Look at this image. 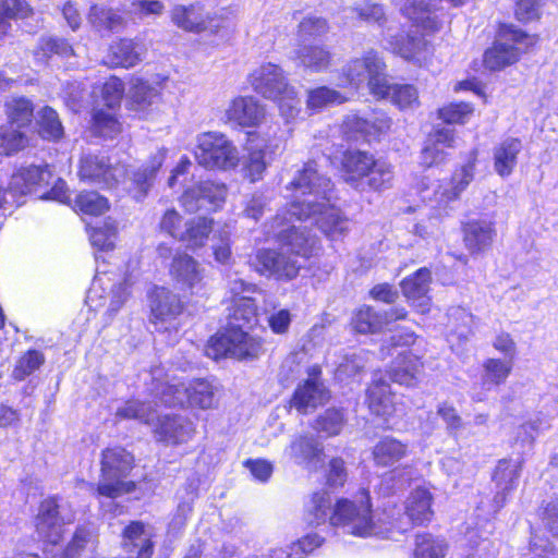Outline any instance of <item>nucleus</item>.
<instances>
[{
    "mask_svg": "<svg viewBox=\"0 0 558 558\" xmlns=\"http://www.w3.org/2000/svg\"><path fill=\"white\" fill-rule=\"evenodd\" d=\"M182 241L191 247L203 246L213 231V220L205 217H197L185 223Z\"/></svg>",
    "mask_w": 558,
    "mask_h": 558,
    "instance_id": "obj_48",
    "label": "nucleus"
},
{
    "mask_svg": "<svg viewBox=\"0 0 558 558\" xmlns=\"http://www.w3.org/2000/svg\"><path fill=\"white\" fill-rule=\"evenodd\" d=\"M265 117V107L252 96H239L232 99L225 110L227 121L241 128L257 126Z\"/></svg>",
    "mask_w": 558,
    "mask_h": 558,
    "instance_id": "obj_20",
    "label": "nucleus"
},
{
    "mask_svg": "<svg viewBox=\"0 0 558 558\" xmlns=\"http://www.w3.org/2000/svg\"><path fill=\"white\" fill-rule=\"evenodd\" d=\"M407 311L402 307L391 308L387 312H376L371 306H362L352 317V327L360 333H375L381 331L390 323L404 319Z\"/></svg>",
    "mask_w": 558,
    "mask_h": 558,
    "instance_id": "obj_24",
    "label": "nucleus"
},
{
    "mask_svg": "<svg viewBox=\"0 0 558 558\" xmlns=\"http://www.w3.org/2000/svg\"><path fill=\"white\" fill-rule=\"evenodd\" d=\"M521 149V141L513 137H508L494 147V169L498 175L507 178L513 172Z\"/></svg>",
    "mask_w": 558,
    "mask_h": 558,
    "instance_id": "obj_37",
    "label": "nucleus"
},
{
    "mask_svg": "<svg viewBox=\"0 0 558 558\" xmlns=\"http://www.w3.org/2000/svg\"><path fill=\"white\" fill-rule=\"evenodd\" d=\"M234 310L230 328H242L256 320L257 305L250 296H241L234 301Z\"/></svg>",
    "mask_w": 558,
    "mask_h": 558,
    "instance_id": "obj_50",
    "label": "nucleus"
},
{
    "mask_svg": "<svg viewBox=\"0 0 558 558\" xmlns=\"http://www.w3.org/2000/svg\"><path fill=\"white\" fill-rule=\"evenodd\" d=\"M400 10L414 25L427 33L437 32L441 27V19L430 2L405 0Z\"/></svg>",
    "mask_w": 558,
    "mask_h": 558,
    "instance_id": "obj_34",
    "label": "nucleus"
},
{
    "mask_svg": "<svg viewBox=\"0 0 558 558\" xmlns=\"http://www.w3.org/2000/svg\"><path fill=\"white\" fill-rule=\"evenodd\" d=\"M367 404L371 412L377 416L388 418L401 411L396 396L385 380H374L367 389Z\"/></svg>",
    "mask_w": 558,
    "mask_h": 558,
    "instance_id": "obj_32",
    "label": "nucleus"
},
{
    "mask_svg": "<svg viewBox=\"0 0 558 558\" xmlns=\"http://www.w3.org/2000/svg\"><path fill=\"white\" fill-rule=\"evenodd\" d=\"M288 189L292 191L289 206L291 219L278 214L268 233L281 244V250L263 248L256 253L257 270L278 279L294 278L301 264L318 250V239L303 222L311 220L330 240H338L349 231V219L330 203L331 181L319 173L314 161L298 170Z\"/></svg>",
    "mask_w": 558,
    "mask_h": 558,
    "instance_id": "obj_1",
    "label": "nucleus"
},
{
    "mask_svg": "<svg viewBox=\"0 0 558 558\" xmlns=\"http://www.w3.org/2000/svg\"><path fill=\"white\" fill-rule=\"evenodd\" d=\"M4 108L12 130L0 128V154L11 155L24 148L27 143L21 129L31 123L34 108L31 100L24 97L8 100Z\"/></svg>",
    "mask_w": 558,
    "mask_h": 558,
    "instance_id": "obj_10",
    "label": "nucleus"
},
{
    "mask_svg": "<svg viewBox=\"0 0 558 558\" xmlns=\"http://www.w3.org/2000/svg\"><path fill=\"white\" fill-rule=\"evenodd\" d=\"M50 179L51 173L47 166H28L17 169L11 177L8 191L4 192L0 189V208L8 203L7 194L15 202L17 197L36 191L39 186L47 185Z\"/></svg>",
    "mask_w": 558,
    "mask_h": 558,
    "instance_id": "obj_17",
    "label": "nucleus"
},
{
    "mask_svg": "<svg viewBox=\"0 0 558 558\" xmlns=\"http://www.w3.org/2000/svg\"><path fill=\"white\" fill-rule=\"evenodd\" d=\"M170 275L183 289L192 294L201 293L205 287V269L187 254H177L170 266Z\"/></svg>",
    "mask_w": 558,
    "mask_h": 558,
    "instance_id": "obj_19",
    "label": "nucleus"
},
{
    "mask_svg": "<svg viewBox=\"0 0 558 558\" xmlns=\"http://www.w3.org/2000/svg\"><path fill=\"white\" fill-rule=\"evenodd\" d=\"M29 12L31 9L24 0H2L0 3V35L8 31L7 19L26 17Z\"/></svg>",
    "mask_w": 558,
    "mask_h": 558,
    "instance_id": "obj_60",
    "label": "nucleus"
},
{
    "mask_svg": "<svg viewBox=\"0 0 558 558\" xmlns=\"http://www.w3.org/2000/svg\"><path fill=\"white\" fill-rule=\"evenodd\" d=\"M96 543V534L85 526L77 527L71 542L61 553L44 549L45 558H80L81 553Z\"/></svg>",
    "mask_w": 558,
    "mask_h": 558,
    "instance_id": "obj_41",
    "label": "nucleus"
},
{
    "mask_svg": "<svg viewBox=\"0 0 558 558\" xmlns=\"http://www.w3.org/2000/svg\"><path fill=\"white\" fill-rule=\"evenodd\" d=\"M279 146L280 141L276 136L266 140L252 134L248 138L247 155L243 161L244 177L253 183L262 180Z\"/></svg>",
    "mask_w": 558,
    "mask_h": 558,
    "instance_id": "obj_15",
    "label": "nucleus"
},
{
    "mask_svg": "<svg viewBox=\"0 0 558 558\" xmlns=\"http://www.w3.org/2000/svg\"><path fill=\"white\" fill-rule=\"evenodd\" d=\"M44 362L45 356L41 352L29 350L17 361L13 369V377L17 380H23L38 369Z\"/></svg>",
    "mask_w": 558,
    "mask_h": 558,
    "instance_id": "obj_59",
    "label": "nucleus"
},
{
    "mask_svg": "<svg viewBox=\"0 0 558 558\" xmlns=\"http://www.w3.org/2000/svg\"><path fill=\"white\" fill-rule=\"evenodd\" d=\"M445 550L446 546L442 541L435 539L428 534L416 536L415 558H444Z\"/></svg>",
    "mask_w": 558,
    "mask_h": 558,
    "instance_id": "obj_56",
    "label": "nucleus"
},
{
    "mask_svg": "<svg viewBox=\"0 0 558 558\" xmlns=\"http://www.w3.org/2000/svg\"><path fill=\"white\" fill-rule=\"evenodd\" d=\"M116 109H95L93 113V130L104 137H113L121 132V123L116 116Z\"/></svg>",
    "mask_w": 558,
    "mask_h": 558,
    "instance_id": "obj_49",
    "label": "nucleus"
},
{
    "mask_svg": "<svg viewBox=\"0 0 558 558\" xmlns=\"http://www.w3.org/2000/svg\"><path fill=\"white\" fill-rule=\"evenodd\" d=\"M151 323L159 330H168L166 324H172L182 313L183 305L179 296L163 287H157L151 293Z\"/></svg>",
    "mask_w": 558,
    "mask_h": 558,
    "instance_id": "obj_23",
    "label": "nucleus"
},
{
    "mask_svg": "<svg viewBox=\"0 0 558 558\" xmlns=\"http://www.w3.org/2000/svg\"><path fill=\"white\" fill-rule=\"evenodd\" d=\"M165 150L160 149L150 156L143 166L132 172V183L136 190V198L144 197L153 186L156 174L165 161Z\"/></svg>",
    "mask_w": 558,
    "mask_h": 558,
    "instance_id": "obj_40",
    "label": "nucleus"
},
{
    "mask_svg": "<svg viewBox=\"0 0 558 558\" xmlns=\"http://www.w3.org/2000/svg\"><path fill=\"white\" fill-rule=\"evenodd\" d=\"M104 279L105 278L101 276H97L95 278L92 288L87 293L86 303L90 308L95 311L108 303L107 313L112 316L124 305L129 299L131 294L130 288L132 287L133 282L130 279H124L123 282L112 288L108 296H102L101 290Z\"/></svg>",
    "mask_w": 558,
    "mask_h": 558,
    "instance_id": "obj_22",
    "label": "nucleus"
},
{
    "mask_svg": "<svg viewBox=\"0 0 558 558\" xmlns=\"http://www.w3.org/2000/svg\"><path fill=\"white\" fill-rule=\"evenodd\" d=\"M134 458L124 448H107L101 453V474L97 493L117 498L135 489V482L126 480L133 469Z\"/></svg>",
    "mask_w": 558,
    "mask_h": 558,
    "instance_id": "obj_6",
    "label": "nucleus"
},
{
    "mask_svg": "<svg viewBox=\"0 0 558 558\" xmlns=\"http://www.w3.org/2000/svg\"><path fill=\"white\" fill-rule=\"evenodd\" d=\"M430 283V271L427 268H420L413 276L402 280L401 289L408 301L421 313L429 310V298L427 295Z\"/></svg>",
    "mask_w": 558,
    "mask_h": 558,
    "instance_id": "obj_31",
    "label": "nucleus"
},
{
    "mask_svg": "<svg viewBox=\"0 0 558 558\" xmlns=\"http://www.w3.org/2000/svg\"><path fill=\"white\" fill-rule=\"evenodd\" d=\"M154 433L159 441L179 445L192 439L195 434V426L186 417L165 415L158 418Z\"/></svg>",
    "mask_w": 558,
    "mask_h": 558,
    "instance_id": "obj_26",
    "label": "nucleus"
},
{
    "mask_svg": "<svg viewBox=\"0 0 558 558\" xmlns=\"http://www.w3.org/2000/svg\"><path fill=\"white\" fill-rule=\"evenodd\" d=\"M154 410L149 404L130 400L124 402L116 411V417L119 420H138L149 424L154 420Z\"/></svg>",
    "mask_w": 558,
    "mask_h": 558,
    "instance_id": "obj_52",
    "label": "nucleus"
},
{
    "mask_svg": "<svg viewBox=\"0 0 558 558\" xmlns=\"http://www.w3.org/2000/svg\"><path fill=\"white\" fill-rule=\"evenodd\" d=\"M329 25L323 17L310 15L304 17L298 28V35L302 39H308L312 37H319L327 34Z\"/></svg>",
    "mask_w": 558,
    "mask_h": 558,
    "instance_id": "obj_63",
    "label": "nucleus"
},
{
    "mask_svg": "<svg viewBox=\"0 0 558 558\" xmlns=\"http://www.w3.org/2000/svg\"><path fill=\"white\" fill-rule=\"evenodd\" d=\"M345 99L339 92L323 86L308 92L307 106L312 109H320L328 105L342 104Z\"/></svg>",
    "mask_w": 558,
    "mask_h": 558,
    "instance_id": "obj_58",
    "label": "nucleus"
},
{
    "mask_svg": "<svg viewBox=\"0 0 558 558\" xmlns=\"http://www.w3.org/2000/svg\"><path fill=\"white\" fill-rule=\"evenodd\" d=\"M153 533L149 526L141 522H132L123 533L125 558H150L153 555Z\"/></svg>",
    "mask_w": 558,
    "mask_h": 558,
    "instance_id": "obj_30",
    "label": "nucleus"
},
{
    "mask_svg": "<svg viewBox=\"0 0 558 558\" xmlns=\"http://www.w3.org/2000/svg\"><path fill=\"white\" fill-rule=\"evenodd\" d=\"M409 446L395 437L381 438L373 448L372 456L377 466H392L408 456Z\"/></svg>",
    "mask_w": 558,
    "mask_h": 558,
    "instance_id": "obj_39",
    "label": "nucleus"
},
{
    "mask_svg": "<svg viewBox=\"0 0 558 558\" xmlns=\"http://www.w3.org/2000/svg\"><path fill=\"white\" fill-rule=\"evenodd\" d=\"M433 497L430 492L424 487L412 490L405 500V515L413 524L422 525L433 518Z\"/></svg>",
    "mask_w": 558,
    "mask_h": 558,
    "instance_id": "obj_38",
    "label": "nucleus"
},
{
    "mask_svg": "<svg viewBox=\"0 0 558 558\" xmlns=\"http://www.w3.org/2000/svg\"><path fill=\"white\" fill-rule=\"evenodd\" d=\"M424 364L412 351L400 353L390 368L391 379L402 386L415 387L422 379Z\"/></svg>",
    "mask_w": 558,
    "mask_h": 558,
    "instance_id": "obj_29",
    "label": "nucleus"
},
{
    "mask_svg": "<svg viewBox=\"0 0 558 558\" xmlns=\"http://www.w3.org/2000/svg\"><path fill=\"white\" fill-rule=\"evenodd\" d=\"M145 48L133 39H120L110 45L105 63L111 68L131 69L143 61Z\"/></svg>",
    "mask_w": 558,
    "mask_h": 558,
    "instance_id": "obj_28",
    "label": "nucleus"
},
{
    "mask_svg": "<svg viewBox=\"0 0 558 558\" xmlns=\"http://www.w3.org/2000/svg\"><path fill=\"white\" fill-rule=\"evenodd\" d=\"M395 513L400 514L393 508L390 513L385 512L375 520L369 492L363 488L354 499H339L333 506L328 493H314L306 504L305 520L311 525H320L328 520L332 526L343 527L359 537H389L393 530L404 532L408 529L401 517L395 518Z\"/></svg>",
    "mask_w": 558,
    "mask_h": 558,
    "instance_id": "obj_2",
    "label": "nucleus"
},
{
    "mask_svg": "<svg viewBox=\"0 0 558 558\" xmlns=\"http://www.w3.org/2000/svg\"><path fill=\"white\" fill-rule=\"evenodd\" d=\"M464 244L471 253H481L488 248L496 235L494 223L485 220H473L464 226Z\"/></svg>",
    "mask_w": 558,
    "mask_h": 558,
    "instance_id": "obj_36",
    "label": "nucleus"
},
{
    "mask_svg": "<svg viewBox=\"0 0 558 558\" xmlns=\"http://www.w3.org/2000/svg\"><path fill=\"white\" fill-rule=\"evenodd\" d=\"M512 369L510 360L487 359L483 363V386L490 389L506 381Z\"/></svg>",
    "mask_w": 558,
    "mask_h": 558,
    "instance_id": "obj_46",
    "label": "nucleus"
},
{
    "mask_svg": "<svg viewBox=\"0 0 558 558\" xmlns=\"http://www.w3.org/2000/svg\"><path fill=\"white\" fill-rule=\"evenodd\" d=\"M162 84L159 80L133 76L126 90V106L141 119H150L161 102Z\"/></svg>",
    "mask_w": 558,
    "mask_h": 558,
    "instance_id": "obj_13",
    "label": "nucleus"
},
{
    "mask_svg": "<svg viewBox=\"0 0 558 558\" xmlns=\"http://www.w3.org/2000/svg\"><path fill=\"white\" fill-rule=\"evenodd\" d=\"M161 373V368L154 369L153 378L156 380V393L166 405H189L201 409H209L214 405L215 393L213 386L208 381L195 379L186 384L172 377L163 383L159 378Z\"/></svg>",
    "mask_w": 558,
    "mask_h": 558,
    "instance_id": "obj_4",
    "label": "nucleus"
},
{
    "mask_svg": "<svg viewBox=\"0 0 558 558\" xmlns=\"http://www.w3.org/2000/svg\"><path fill=\"white\" fill-rule=\"evenodd\" d=\"M74 208L86 215L98 216L109 209V203L97 192H82L74 201Z\"/></svg>",
    "mask_w": 558,
    "mask_h": 558,
    "instance_id": "obj_51",
    "label": "nucleus"
},
{
    "mask_svg": "<svg viewBox=\"0 0 558 558\" xmlns=\"http://www.w3.org/2000/svg\"><path fill=\"white\" fill-rule=\"evenodd\" d=\"M74 521V512L56 497L41 501L36 517V532L47 546L54 547L63 537V526Z\"/></svg>",
    "mask_w": 558,
    "mask_h": 558,
    "instance_id": "obj_12",
    "label": "nucleus"
},
{
    "mask_svg": "<svg viewBox=\"0 0 558 558\" xmlns=\"http://www.w3.org/2000/svg\"><path fill=\"white\" fill-rule=\"evenodd\" d=\"M226 197L227 187L225 184L207 181L186 191L182 196V202L190 211L201 208L216 210L222 206Z\"/></svg>",
    "mask_w": 558,
    "mask_h": 558,
    "instance_id": "obj_21",
    "label": "nucleus"
},
{
    "mask_svg": "<svg viewBox=\"0 0 558 558\" xmlns=\"http://www.w3.org/2000/svg\"><path fill=\"white\" fill-rule=\"evenodd\" d=\"M87 21L98 32H113L121 28L124 24V20L119 12L102 4L90 7Z\"/></svg>",
    "mask_w": 558,
    "mask_h": 558,
    "instance_id": "obj_43",
    "label": "nucleus"
},
{
    "mask_svg": "<svg viewBox=\"0 0 558 558\" xmlns=\"http://www.w3.org/2000/svg\"><path fill=\"white\" fill-rule=\"evenodd\" d=\"M342 426L343 414L338 410L329 409L317 418L315 429L327 436H335L341 432Z\"/></svg>",
    "mask_w": 558,
    "mask_h": 558,
    "instance_id": "obj_62",
    "label": "nucleus"
},
{
    "mask_svg": "<svg viewBox=\"0 0 558 558\" xmlns=\"http://www.w3.org/2000/svg\"><path fill=\"white\" fill-rule=\"evenodd\" d=\"M265 352L262 337L242 328H228L210 339L207 355L214 359L230 356L236 360H253Z\"/></svg>",
    "mask_w": 558,
    "mask_h": 558,
    "instance_id": "obj_7",
    "label": "nucleus"
},
{
    "mask_svg": "<svg viewBox=\"0 0 558 558\" xmlns=\"http://www.w3.org/2000/svg\"><path fill=\"white\" fill-rule=\"evenodd\" d=\"M56 53L60 56H71L73 53L72 47L68 41L63 39H57L52 37L43 38L39 49L35 52V56L44 61L46 57Z\"/></svg>",
    "mask_w": 558,
    "mask_h": 558,
    "instance_id": "obj_64",
    "label": "nucleus"
},
{
    "mask_svg": "<svg viewBox=\"0 0 558 558\" xmlns=\"http://www.w3.org/2000/svg\"><path fill=\"white\" fill-rule=\"evenodd\" d=\"M329 400V392L320 379V371L316 367L308 373V378L300 384L291 399V407L300 413H307Z\"/></svg>",
    "mask_w": 558,
    "mask_h": 558,
    "instance_id": "obj_18",
    "label": "nucleus"
},
{
    "mask_svg": "<svg viewBox=\"0 0 558 558\" xmlns=\"http://www.w3.org/2000/svg\"><path fill=\"white\" fill-rule=\"evenodd\" d=\"M454 131L448 128H436L427 136L421 151V162L433 167L445 162L448 149L454 146Z\"/></svg>",
    "mask_w": 558,
    "mask_h": 558,
    "instance_id": "obj_25",
    "label": "nucleus"
},
{
    "mask_svg": "<svg viewBox=\"0 0 558 558\" xmlns=\"http://www.w3.org/2000/svg\"><path fill=\"white\" fill-rule=\"evenodd\" d=\"M295 54L300 64L311 72L325 71L331 62V53L322 46H304Z\"/></svg>",
    "mask_w": 558,
    "mask_h": 558,
    "instance_id": "obj_44",
    "label": "nucleus"
},
{
    "mask_svg": "<svg viewBox=\"0 0 558 558\" xmlns=\"http://www.w3.org/2000/svg\"><path fill=\"white\" fill-rule=\"evenodd\" d=\"M373 165V155L359 150L347 153L342 159V177L352 187L364 191L365 178Z\"/></svg>",
    "mask_w": 558,
    "mask_h": 558,
    "instance_id": "obj_33",
    "label": "nucleus"
},
{
    "mask_svg": "<svg viewBox=\"0 0 558 558\" xmlns=\"http://www.w3.org/2000/svg\"><path fill=\"white\" fill-rule=\"evenodd\" d=\"M171 21L179 28L190 33H202L205 31L217 33L223 27L225 23L222 19L205 13L204 7L199 3L173 7L171 10Z\"/></svg>",
    "mask_w": 558,
    "mask_h": 558,
    "instance_id": "obj_16",
    "label": "nucleus"
},
{
    "mask_svg": "<svg viewBox=\"0 0 558 558\" xmlns=\"http://www.w3.org/2000/svg\"><path fill=\"white\" fill-rule=\"evenodd\" d=\"M126 172L123 165H113L107 157L93 154L83 156L78 168L81 180L108 189L118 185Z\"/></svg>",
    "mask_w": 558,
    "mask_h": 558,
    "instance_id": "obj_14",
    "label": "nucleus"
},
{
    "mask_svg": "<svg viewBox=\"0 0 558 558\" xmlns=\"http://www.w3.org/2000/svg\"><path fill=\"white\" fill-rule=\"evenodd\" d=\"M117 227L113 221L106 220L102 227H95L90 230L89 240L94 247L100 251H110L114 247Z\"/></svg>",
    "mask_w": 558,
    "mask_h": 558,
    "instance_id": "obj_55",
    "label": "nucleus"
},
{
    "mask_svg": "<svg viewBox=\"0 0 558 558\" xmlns=\"http://www.w3.org/2000/svg\"><path fill=\"white\" fill-rule=\"evenodd\" d=\"M521 472V462L512 460H500L494 473L497 492L494 502L497 509L504 507L507 495L517 486Z\"/></svg>",
    "mask_w": 558,
    "mask_h": 558,
    "instance_id": "obj_35",
    "label": "nucleus"
},
{
    "mask_svg": "<svg viewBox=\"0 0 558 558\" xmlns=\"http://www.w3.org/2000/svg\"><path fill=\"white\" fill-rule=\"evenodd\" d=\"M532 39L522 31L505 25L489 49L485 51L484 64L492 71H498L518 61L520 53Z\"/></svg>",
    "mask_w": 558,
    "mask_h": 558,
    "instance_id": "obj_11",
    "label": "nucleus"
},
{
    "mask_svg": "<svg viewBox=\"0 0 558 558\" xmlns=\"http://www.w3.org/2000/svg\"><path fill=\"white\" fill-rule=\"evenodd\" d=\"M387 93L375 95L378 98H389L401 110L414 109L418 107V93L413 85H390L387 82Z\"/></svg>",
    "mask_w": 558,
    "mask_h": 558,
    "instance_id": "obj_47",
    "label": "nucleus"
},
{
    "mask_svg": "<svg viewBox=\"0 0 558 558\" xmlns=\"http://www.w3.org/2000/svg\"><path fill=\"white\" fill-rule=\"evenodd\" d=\"M252 86L265 98L276 100L282 117L288 121L299 114L301 101L294 88L287 83L280 66L272 63L260 65L252 74Z\"/></svg>",
    "mask_w": 558,
    "mask_h": 558,
    "instance_id": "obj_5",
    "label": "nucleus"
},
{
    "mask_svg": "<svg viewBox=\"0 0 558 558\" xmlns=\"http://www.w3.org/2000/svg\"><path fill=\"white\" fill-rule=\"evenodd\" d=\"M197 162L207 169H233L239 165V151L222 133L206 132L197 136L194 151Z\"/></svg>",
    "mask_w": 558,
    "mask_h": 558,
    "instance_id": "obj_8",
    "label": "nucleus"
},
{
    "mask_svg": "<svg viewBox=\"0 0 558 558\" xmlns=\"http://www.w3.org/2000/svg\"><path fill=\"white\" fill-rule=\"evenodd\" d=\"M474 108L468 102H452L438 110V117L448 124H464L473 114Z\"/></svg>",
    "mask_w": 558,
    "mask_h": 558,
    "instance_id": "obj_54",
    "label": "nucleus"
},
{
    "mask_svg": "<svg viewBox=\"0 0 558 558\" xmlns=\"http://www.w3.org/2000/svg\"><path fill=\"white\" fill-rule=\"evenodd\" d=\"M365 178L364 191H381L391 187L395 178L393 166L384 159H375Z\"/></svg>",
    "mask_w": 558,
    "mask_h": 558,
    "instance_id": "obj_45",
    "label": "nucleus"
},
{
    "mask_svg": "<svg viewBox=\"0 0 558 558\" xmlns=\"http://www.w3.org/2000/svg\"><path fill=\"white\" fill-rule=\"evenodd\" d=\"M449 328L460 339H468L472 332L473 315L463 307L450 308L448 313Z\"/></svg>",
    "mask_w": 558,
    "mask_h": 558,
    "instance_id": "obj_53",
    "label": "nucleus"
},
{
    "mask_svg": "<svg viewBox=\"0 0 558 558\" xmlns=\"http://www.w3.org/2000/svg\"><path fill=\"white\" fill-rule=\"evenodd\" d=\"M213 254L215 260L221 265H231L233 262L230 245V232L227 230L216 231L213 238Z\"/></svg>",
    "mask_w": 558,
    "mask_h": 558,
    "instance_id": "obj_61",
    "label": "nucleus"
},
{
    "mask_svg": "<svg viewBox=\"0 0 558 558\" xmlns=\"http://www.w3.org/2000/svg\"><path fill=\"white\" fill-rule=\"evenodd\" d=\"M386 64L374 50H369L363 58H355L349 61L342 69V75L349 86L357 88L368 82L373 95L387 93Z\"/></svg>",
    "mask_w": 558,
    "mask_h": 558,
    "instance_id": "obj_9",
    "label": "nucleus"
},
{
    "mask_svg": "<svg viewBox=\"0 0 558 558\" xmlns=\"http://www.w3.org/2000/svg\"><path fill=\"white\" fill-rule=\"evenodd\" d=\"M389 48L407 60L421 62L427 50V41L422 37H390L388 39Z\"/></svg>",
    "mask_w": 558,
    "mask_h": 558,
    "instance_id": "obj_42",
    "label": "nucleus"
},
{
    "mask_svg": "<svg viewBox=\"0 0 558 558\" xmlns=\"http://www.w3.org/2000/svg\"><path fill=\"white\" fill-rule=\"evenodd\" d=\"M477 151L473 150L468 161L457 168L450 179L433 180L423 175L413 187L423 203L438 215L447 214L451 204L458 201L475 177Z\"/></svg>",
    "mask_w": 558,
    "mask_h": 558,
    "instance_id": "obj_3",
    "label": "nucleus"
},
{
    "mask_svg": "<svg viewBox=\"0 0 558 558\" xmlns=\"http://www.w3.org/2000/svg\"><path fill=\"white\" fill-rule=\"evenodd\" d=\"M286 454L310 471L317 470L324 462V448L313 437L298 436L286 449Z\"/></svg>",
    "mask_w": 558,
    "mask_h": 558,
    "instance_id": "obj_27",
    "label": "nucleus"
},
{
    "mask_svg": "<svg viewBox=\"0 0 558 558\" xmlns=\"http://www.w3.org/2000/svg\"><path fill=\"white\" fill-rule=\"evenodd\" d=\"M39 132L50 140L60 138L63 134V128L59 120L58 113L50 107H45L39 112Z\"/></svg>",
    "mask_w": 558,
    "mask_h": 558,
    "instance_id": "obj_57",
    "label": "nucleus"
}]
</instances>
